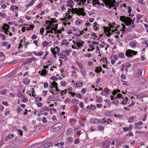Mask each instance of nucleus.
<instances>
[{"mask_svg": "<svg viewBox=\"0 0 148 148\" xmlns=\"http://www.w3.org/2000/svg\"><path fill=\"white\" fill-rule=\"evenodd\" d=\"M37 106L38 107H40L42 106V104L40 102H38L36 103Z\"/></svg>", "mask_w": 148, "mask_h": 148, "instance_id": "c03bdc74", "label": "nucleus"}, {"mask_svg": "<svg viewBox=\"0 0 148 148\" xmlns=\"http://www.w3.org/2000/svg\"><path fill=\"white\" fill-rule=\"evenodd\" d=\"M119 56L121 58H123L124 56V53H118Z\"/></svg>", "mask_w": 148, "mask_h": 148, "instance_id": "393cba45", "label": "nucleus"}, {"mask_svg": "<svg viewBox=\"0 0 148 148\" xmlns=\"http://www.w3.org/2000/svg\"><path fill=\"white\" fill-rule=\"evenodd\" d=\"M70 51L69 50H66V51H64V52H65L66 54L68 56H69L70 53H69V52H70Z\"/></svg>", "mask_w": 148, "mask_h": 148, "instance_id": "774afa93", "label": "nucleus"}, {"mask_svg": "<svg viewBox=\"0 0 148 148\" xmlns=\"http://www.w3.org/2000/svg\"><path fill=\"white\" fill-rule=\"evenodd\" d=\"M44 86L45 88H46L48 87V84L47 82L44 83Z\"/></svg>", "mask_w": 148, "mask_h": 148, "instance_id": "603ef678", "label": "nucleus"}, {"mask_svg": "<svg viewBox=\"0 0 148 148\" xmlns=\"http://www.w3.org/2000/svg\"><path fill=\"white\" fill-rule=\"evenodd\" d=\"M121 77L122 79H125L126 78V77L125 75H124L123 74H121Z\"/></svg>", "mask_w": 148, "mask_h": 148, "instance_id": "4d7b16f0", "label": "nucleus"}, {"mask_svg": "<svg viewBox=\"0 0 148 148\" xmlns=\"http://www.w3.org/2000/svg\"><path fill=\"white\" fill-rule=\"evenodd\" d=\"M51 85H53V87H55L56 86H58V84L55 81H53L52 83H51Z\"/></svg>", "mask_w": 148, "mask_h": 148, "instance_id": "5701e85b", "label": "nucleus"}, {"mask_svg": "<svg viewBox=\"0 0 148 148\" xmlns=\"http://www.w3.org/2000/svg\"><path fill=\"white\" fill-rule=\"evenodd\" d=\"M44 28L42 27L41 28L40 31V33L41 34H42L43 33H44Z\"/></svg>", "mask_w": 148, "mask_h": 148, "instance_id": "8fccbe9b", "label": "nucleus"}, {"mask_svg": "<svg viewBox=\"0 0 148 148\" xmlns=\"http://www.w3.org/2000/svg\"><path fill=\"white\" fill-rule=\"evenodd\" d=\"M76 97L79 99H82V96L80 94L78 93L76 95Z\"/></svg>", "mask_w": 148, "mask_h": 148, "instance_id": "79ce46f5", "label": "nucleus"}, {"mask_svg": "<svg viewBox=\"0 0 148 148\" xmlns=\"http://www.w3.org/2000/svg\"><path fill=\"white\" fill-rule=\"evenodd\" d=\"M14 135L12 134H9L8 136L9 137V138L11 139L14 137Z\"/></svg>", "mask_w": 148, "mask_h": 148, "instance_id": "6e6d98bb", "label": "nucleus"}, {"mask_svg": "<svg viewBox=\"0 0 148 148\" xmlns=\"http://www.w3.org/2000/svg\"><path fill=\"white\" fill-rule=\"evenodd\" d=\"M75 83V86H76V87H80L83 85L82 83V82L80 83L79 82H76Z\"/></svg>", "mask_w": 148, "mask_h": 148, "instance_id": "4468645a", "label": "nucleus"}, {"mask_svg": "<svg viewBox=\"0 0 148 148\" xmlns=\"http://www.w3.org/2000/svg\"><path fill=\"white\" fill-rule=\"evenodd\" d=\"M71 11L73 13L75 14V12H76V14L77 15H79V16H80L81 15V14L80 13H79V11L78 10V9L77 8H72L71 9Z\"/></svg>", "mask_w": 148, "mask_h": 148, "instance_id": "20e7f679", "label": "nucleus"}, {"mask_svg": "<svg viewBox=\"0 0 148 148\" xmlns=\"http://www.w3.org/2000/svg\"><path fill=\"white\" fill-rule=\"evenodd\" d=\"M73 131V129L72 128H69L67 130L66 134L67 135H69L71 134Z\"/></svg>", "mask_w": 148, "mask_h": 148, "instance_id": "9b49d317", "label": "nucleus"}, {"mask_svg": "<svg viewBox=\"0 0 148 148\" xmlns=\"http://www.w3.org/2000/svg\"><path fill=\"white\" fill-rule=\"evenodd\" d=\"M123 130L125 131H127L128 130H129V131H131V129L130 128L128 129V127H123Z\"/></svg>", "mask_w": 148, "mask_h": 148, "instance_id": "4c0bfd02", "label": "nucleus"}, {"mask_svg": "<svg viewBox=\"0 0 148 148\" xmlns=\"http://www.w3.org/2000/svg\"><path fill=\"white\" fill-rule=\"evenodd\" d=\"M45 29L47 30V33H53L52 29L51 27L47 26L46 28Z\"/></svg>", "mask_w": 148, "mask_h": 148, "instance_id": "6e6552de", "label": "nucleus"}, {"mask_svg": "<svg viewBox=\"0 0 148 148\" xmlns=\"http://www.w3.org/2000/svg\"><path fill=\"white\" fill-rule=\"evenodd\" d=\"M53 143H46L44 146V147L45 148H47L52 145Z\"/></svg>", "mask_w": 148, "mask_h": 148, "instance_id": "a211bd4d", "label": "nucleus"}, {"mask_svg": "<svg viewBox=\"0 0 148 148\" xmlns=\"http://www.w3.org/2000/svg\"><path fill=\"white\" fill-rule=\"evenodd\" d=\"M128 98L127 97H126L125 99L122 102V104H126L127 103V100Z\"/></svg>", "mask_w": 148, "mask_h": 148, "instance_id": "c9c22d12", "label": "nucleus"}, {"mask_svg": "<svg viewBox=\"0 0 148 148\" xmlns=\"http://www.w3.org/2000/svg\"><path fill=\"white\" fill-rule=\"evenodd\" d=\"M32 53H34V54L35 55V56H39V52L38 53H37L36 52V51H33L32 52Z\"/></svg>", "mask_w": 148, "mask_h": 148, "instance_id": "5fc2aeb1", "label": "nucleus"}, {"mask_svg": "<svg viewBox=\"0 0 148 148\" xmlns=\"http://www.w3.org/2000/svg\"><path fill=\"white\" fill-rule=\"evenodd\" d=\"M143 16V15L140 14H137L136 15V18H137L138 19L140 20Z\"/></svg>", "mask_w": 148, "mask_h": 148, "instance_id": "a878e982", "label": "nucleus"}, {"mask_svg": "<svg viewBox=\"0 0 148 148\" xmlns=\"http://www.w3.org/2000/svg\"><path fill=\"white\" fill-rule=\"evenodd\" d=\"M137 53V51L129 49L126 51L125 54L127 57H130L133 55H136Z\"/></svg>", "mask_w": 148, "mask_h": 148, "instance_id": "f257e3e1", "label": "nucleus"}, {"mask_svg": "<svg viewBox=\"0 0 148 148\" xmlns=\"http://www.w3.org/2000/svg\"><path fill=\"white\" fill-rule=\"evenodd\" d=\"M58 24L55 25V27H52V30L56 31L58 28Z\"/></svg>", "mask_w": 148, "mask_h": 148, "instance_id": "bb28decb", "label": "nucleus"}, {"mask_svg": "<svg viewBox=\"0 0 148 148\" xmlns=\"http://www.w3.org/2000/svg\"><path fill=\"white\" fill-rule=\"evenodd\" d=\"M96 108V106H93L92 105L90 106V110H92V111L94 110Z\"/></svg>", "mask_w": 148, "mask_h": 148, "instance_id": "cd10ccee", "label": "nucleus"}, {"mask_svg": "<svg viewBox=\"0 0 148 148\" xmlns=\"http://www.w3.org/2000/svg\"><path fill=\"white\" fill-rule=\"evenodd\" d=\"M78 101V100L75 99H73L71 100V101L73 104L75 103L76 101Z\"/></svg>", "mask_w": 148, "mask_h": 148, "instance_id": "13d9d810", "label": "nucleus"}, {"mask_svg": "<svg viewBox=\"0 0 148 148\" xmlns=\"http://www.w3.org/2000/svg\"><path fill=\"white\" fill-rule=\"evenodd\" d=\"M7 92L6 90H1L0 91V93L3 95H6Z\"/></svg>", "mask_w": 148, "mask_h": 148, "instance_id": "4be33fe9", "label": "nucleus"}, {"mask_svg": "<svg viewBox=\"0 0 148 148\" xmlns=\"http://www.w3.org/2000/svg\"><path fill=\"white\" fill-rule=\"evenodd\" d=\"M107 123L108 124H110L111 122H113V121L112 120H111L110 118H108V120L107 121Z\"/></svg>", "mask_w": 148, "mask_h": 148, "instance_id": "09e8293b", "label": "nucleus"}, {"mask_svg": "<svg viewBox=\"0 0 148 148\" xmlns=\"http://www.w3.org/2000/svg\"><path fill=\"white\" fill-rule=\"evenodd\" d=\"M107 0H103V1L104 2V3L105 4L106 6L107 7H108V5L109 4L107 2Z\"/></svg>", "mask_w": 148, "mask_h": 148, "instance_id": "58836bf2", "label": "nucleus"}, {"mask_svg": "<svg viewBox=\"0 0 148 148\" xmlns=\"http://www.w3.org/2000/svg\"><path fill=\"white\" fill-rule=\"evenodd\" d=\"M70 99L69 98H67L65 99L64 102H69L70 101Z\"/></svg>", "mask_w": 148, "mask_h": 148, "instance_id": "0e129e2a", "label": "nucleus"}, {"mask_svg": "<svg viewBox=\"0 0 148 148\" xmlns=\"http://www.w3.org/2000/svg\"><path fill=\"white\" fill-rule=\"evenodd\" d=\"M0 16H1L2 18H4L6 16V14L3 13H0Z\"/></svg>", "mask_w": 148, "mask_h": 148, "instance_id": "ea45409f", "label": "nucleus"}, {"mask_svg": "<svg viewBox=\"0 0 148 148\" xmlns=\"http://www.w3.org/2000/svg\"><path fill=\"white\" fill-rule=\"evenodd\" d=\"M79 143V140L77 138L75 139V140L74 142V143L75 144H77Z\"/></svg>", "mask_w": 148, "mask_h": 148, "instance_id": "bf43d9fd", "label": "nucleus"}, {"mask_svg": "<svg viewBox=\"0 0 148 148\" xmlns=\"http://www.w3.org/2000/svg\"><path fill=\"white\" fill-rule=\"evenodd\" d=\"M98 129L99 130H101L102 131H103L104 129V127L101 126H99L98 127Z\"/></svg>", "mask_w": 148, "mask_h": 148, "instance_id": "3c124183", "label": "nucleus"}, {"mask_svg": "<svg viewBox=\"0 0 148 148\" xmlns=\"http://www.w3.org/2000/svg\"><path fill=\"white\" fill-rule=\"evenodd\" d=\"M62 124L59 123V124H56L54 125L53 128L58 131L62 127Z\"/></svg>", "mask_w": 148, "mask_h": 148, "instance_id": "7ed1b4c3", "label": "nucleus"}, {"mask_svg": "<svg viewBox=\"0 0 148 148\" xmlns=\"http://www.w3.org/2000/svg\"><path fill=\"white\" fill-rule=\"evenodd\" d=\"M66 84V82L65 81H63L61 82V85L63 86H65Z\"/></svg>", "mask_w": 148, "mask_h": 148, "instance_id": "052dcab7", "label": "nucleus"}, {"mask_svg": "<svg viewBox=\"0 0 148 148\" xmlns=\"http://www.w3.org/2000/svg\"><path fill=\"white\" fill-rule=\"evenodd\" d=\"M130 44V46L132 47H134L136 45V43L135 42H131Z\"/></svg>", "mask_w": 148, "mask_h": 148, "instance_id": "aec40b11", "label": "nucleus"}, {"mask_svg": "<svg viewBox=\"0 0 148 148\" xmlns=\"http://www.w3.org/2000/svg\"><path fill=\"white\" fill-rule=\"evenodd\" d=\"M22 110V109L20 107H18V109H17V114H19L20 111Z\"/></svg>", "mask_w": 148, "mask_h": 148, "instance_id": "a18cd8bd", "label": "nucleus"}, {"mask_svg": "<svg viewBox=\"0 0 148 148\" xmlns=\"http://www.w3.org/2000/svg\"><path fill=\"white\" fill-rule=\"evenodd\" d=\"M115 23H113L111 24H110V23L108 24V25L111 28H113L114 27H115V29H116L118 27H120L119 25H115Z\"/></svg>", "mask_w": 148, "mask_h": 148, "instance_id": "0eeeda50", "label": "nucleus"}, {"mask_svg": "<svg viewBox=\"0 0 148 148\" xmlns=\"http://www.w3.org/2000/svg\"><path fill=\"white\" fill-rule=\"evenodd\" d=\"M108 3L109 4V5H112V7H113V6L114 5V4H115L114 3V2H113L112 1H107Z\"/></svg>", "mask_w": 148, "mask_h": 148, "instance_id": "e433bc0d", "label": "nucleus"}, {"mask_svg": "<svg viewBox=\"0 0 148 148\" xmlns=\"http://www.w3.org/2000/svg\"><path fill=\"white\" fill-rule=\"evenodd\" d=\"M64 18H60V19L61 21H66L67 22L68 21V19H67V21H66V20L67 19V17H65V16H64Z\"/></svg>", "mask_w": 148, "mask_h": 148, "instance_id": "a19ab883", "label": "nucleus"}, {"mask_svg": "<svg viewBox=\"0 0 148 148\" xmlns=\"http://www.w3.org/2000/svg\"><path fill=\"white\" fill-rule=\"evenodd\" d=\"M78 10L79 11V13H80V12H84V11L85 9L83 8H79L78 9Z\"/></svg>", "mask_w": 148, "mask_h": 148, "instance_id": "37998d69", "label": "nucleus"}, {"mask_svg": "<svg viewBox=\"0 0 148 148\" xmlns=\"http://www.w3.org/2000/svg\"><path fill=\"white\" fill-rule=\"evenodd\" d=\"M55 98V96L52 95V96H50L49 97L48 99L50 101H54L55 100H56V99Z\"/></svg>", "mask_w": 148, "mask_h": 148, "instance_id": "f3484780", "label": "nucleus"}, {"mask_svg": "<svg viewBox=\"0 0 148 148\" xmlns=\"http://www.w3.org/2000/svg\"><path fill=\"white\" fill-rule=\"evenodd\" d=\"M131 19L130 17H126L125 21L126 22V25H131V23H130L131 21Z\"/></svg>", "mask_w": 148, "mask_h": 148, "instance_id": "423d86ee", "label": "nucleus"}, {"mask_svg": "<svg viewBox=\"0 0 148 148\" xmlns=\"http://www.w3.org/2000/svg\"><path fill=\"white\" fill-rule=\"evenodd\" d=\"M32 61H31L30 59H27V60L25 61V64H30L32 62Z\"/></svg>", "mask_w": 148, "mask_h": 148, "instance_id": "72a5a7b5", "label": "nucleus"}, {"mask_svg": "<svg viewBox=\"0 0 148 148\" xmlns=\"http://www.w3.org/2000/svg\"><path fill=\"white\" fill-rule=\"evenodd\" d=\"M126 17L125 16H121L120 17V20L122 22H124L125 24H126V22L125 21Z\"/></svg>", "mask_w": 148, "mask_h": 148, "instance_id": "ddd939ff", "label": "nucleus"}, {"mask_svg": "<svg viewBox=\"0 0 148 148\" xmlns=\"http://www.w3.org/2000/svg\"><path fill=\"white\" fill-rule=\"evenodd\" d=\"M50 79L52 80L56 81H57L58 79V78L57 77L54 76L51 77H50Z\"/></svg>", "mask_w": 148, "mask_h": 148, "instance_id": "473e14b6", "label": "nucleus"}, {"mask_svg": "<svg viewBox=\"0 0 148 148\" xmlns=\"http://www.w3.org/2000/svg\"><path fill=\"white\" fill-rule=\"evenodd\" d=\"M49 107H42L41 108V112H44L45 111H48L49 110Z\"/></svg>", "mask_w": 148, "mask_h": 148, "instance_id": "1a4fd4ad", "label": "nucleus"}, {"mask_svg": "<svg viewBox=\"0 0 148 148\" xmlns=\"http://www.w3.org/2000/svg\"><path fill=\"white\" fill-rule=\"evenodd\" d=\"M47 90L45 91L43 90L42 92L43 94V96H45L47 95Z\"/></svg>", "mask_w": 148, "mask_h": 148, "instance_id": "864d4df0", "label": "nucleus"}, {"mask_svg": "<svg viewBox=\"0 0 148 148\" xmlns=\"http://www.w3.org/2000/svg\"><path fill=\"white\" fill-rule=\"evenodd\" d=\"M104 91L106 93H109L110 92L109 89L107 88H105L104 89Z\"/></svg>", "mask_w": 148, "mask_h": 148, "instance_id": "f704fd0d", "label": "nucleus"}, {"mask_svg": "<svg viewBox=\"0 0 148 148\" xmlns=\"http://www.w3.org/2000/svg\"><path fill=\"white\" fill-rule=\"evenodd\" d=\"M134 118L133 116H132L129 118L128 121L130 123H132L133 121Z\"/></svg>", "mask_w": 148, "mask_h": 148, "instance_id": "b1692460", "label": "nucleus"}, {"mask_svg": "<svg viewBox=\"0 0 148 148\" xmlns=\"http://www.w3.org/2000/svg\"><path fill=\"white\" fill-rule=\"evenodd\" d=\"M30 80L29 79L26 78H25L23 80V83L25 85H28L30 83Z\"/></svg>", "mask_w": 148, "mask_h": 148, "instance_id": "9d476101", "label": "nucleus"}, {"mask_svg": "<svg viewBox=\"0 0 148 148\" xmlns=\"http://www.w3.org/2000/svg\"><path fill=\"white\" fill-rule=\"evenodd\" d=\"M142 74V71L140 70H139L138 71L137 75L138 77L140 76Z\"/></svg>", "mask_w": 148, "mask_h": 148, "instance_id": "2f4dec72", "label": "nucleus"}, {"mask_svg": "<svg viewBox=\"0 0 148 148\" xmlns=\"http://www.w3.org/2000/svg\"><path fill=\"white\" fill-rule=\"evenodd\" d=\"M80 19H78L77 20L76 22L75 23L77 25H80Z\"/></svg>", "mask_w": 148, "mask_h": 148, "instance_id": "de8ad7c7", "label": "nucleus"}, {"mask_svg": "<svg viewBox=\"0 0 148 148\" xmlns=\"http://www.w3.org/2000/svg\"><path fill=\"white\" fill-rule=\"evenodd\" d=\"M42 122L44 123H46L47 122V120L45 117H44L42 119Z\"/></svg>", "mask_w": 148, "mask_h": 148, "instance_id": "49530a36", "label": "nucleus"}, {"mask_svg": "<svg viewBox=\"0 0 148 148\" xmlns=\"http://www.w3.org/2000/svg\"><path fill=\"white\" fill-rule=\"evenodd\" d=\"M48 51H46V53L45 55L43 56V59H45L46 58V56L48 55Z\"/></svg>", "mask_w": 148, "mask_h": 148, "instance_id": "680f3d73", "label": "nucleus"}, {"mask_svg": "<svg viewBox=\"0 0 148 148\" xmlns=\"http://www.w3.org/2000/svg\"><path fill=\"white\" fill-rule=\"evenodd\" d=\"M66 5L68 7H70L71 8H72L73 6V5L70 4V3H67Z\"/></svg>", "mask_w": 148, "mask_h": 148, "instance_id": "e2e57ef3", "label": "nucleus"}, {"mask_svg": "<svg viewBox=\"0 0 148 148\" xmlns=\"http://www.w3.org/2000/svg\"><path fill=\"white\" fill-rule=\"evenodd\" d=\"M34 1L33 0H32V1L30 2L29 3L26 5V6L28 7L30 5H32L34 3Z\"/></svg>", "mask_w": 148, "mask_h": 148, "instance_id": "c85d7f7f", "label": "nucleus"}, {"mask_svg": "<svg viewBox=\"0 0 148 148\" xmlns=\"http://www.w3.org/2000/svg\"><path fill=\"white\" fill-rule=\"evenodd\" d=\"M3 25L4 26V27H7L6 28L5 27H3V30L4 31H5L6 30H8L9 29V27H10V26H9L8 24L5 23Z\"/></svg>", "mask_w": 148, "mask_h": 148, "instance_id": "2eb2a0df", "label": "nucleus"}, {"mask_svg": "<svg viewBox=\"0 0 148 148\" xmlns=\"http://www.w3.org/2000/svg\"><path fill=\"white\" fill-rule=\"evenodd\" d=\"M55 48L57 50V53H59L60 51V49L58 46H56Z\"/></svg>", "mask_w": 148, "mask_h": 148, "instance_id": "338daca9", "label": "nucleus"}, {"mask_svg": "<svg viewBox=\"0 0 148 148\" xmlns=\"http://www.w3.org/2000/svg\"><path fill=\"white\" fill-rule=\"evenodd\" d=\"M80 72L83 75L85 76L86 75V72L83 69H82L80 71Z\"/></svg>", "mask_w": 148, "mask_h": 148, "instance_id": "c756f323", "label": "nucleus"}, {"mask_svg": "<svg viewBox=\"0 0 148 148\" xmlns=\"http://www.w3.org/2000/svg\"><path fill=\"white\" fill-rule=\"evenodd\" d=\"M110 142L108 141H107L104 142L103 143V145L104 147L107 148L109 145Z\"/></svg>", "mask_w": 148, "mask_h": 148, "instance_id": "f8f14e48", "label": "nucleus"}, {"mask_svg": "<svg viewBox=\"0 0 148 148\" xmlns=\"http://www.w3.org/2000/svg\"><path fill=\"white\" fill-rule=\"evenodd\" d=\"M42 44L43 47L47 46L49 45V42L46 41H45L42 42Z\"/></svg>", "mask_w": 148, "mask_h": 148, "instance_id": "412c9836", "label": "nucleus"}, {"mask_svg": "<svg viewBox=\"0 0 148 148\" xmlns=\"http://www.w3.org/2000/svg\"><path fill=\"white\" fill-rule=\"evenodd\" d=\"M104 30L105 32L106 31L107 32H110L111 30V28L108 27H106L104 29Z\"/></svg>", "mask_w": 148, "mask_h": 148, "instance_id": "7c9ffc66", "label": "nucleus"}, {"mask_svg": "<svg viewBox=\"0 0 148 148\" xmlns=\"http://www.w3.org/2000/svg\"><path fill=\"white\" fill-rule=\"evenodd\" d=\"M102 119H98L96 118H92L90 120V122L92 123H97L101 122V121Z\"/></svg>", "mask_w": 148, "mask_h": 148, "instance_id": "f03ea898", "label": "nucleus"}, {"mask_svg": "<svg viewBox=\"0 0 148 148\" xmlns=\"http://www.w3.org/2000/svg\"><path fill=\"white\" fill-rule=\"evenodd\" d=\"M10 10L12 11H14L15 9L18 10V7L14 5H12L10 8Z\"/></svg>", "mask_w": 148, "mask_h": 148, "instance_id": "6ab92c4d", "label": "nucleus"}, {"mask_svg": "<svg viewBox=\"0 0 148 148\" xmlns=\"http://www.w3.org/2000/svg\"><path fill=\"white\" fill-rule=\"evenodd\" d=\"M35 100H36V101H39L40 100H41V97L39 98L38 97H37L36 98Z\"/></svg>", "mask_w": 148, "mask_h": 148, "instance_id": "69168bd1", "label": "nucleus"}, {"mask_svg": "<svg viewBox=\"0 0 148 148\" xmlns=\"http://www.w3.org/2000/svg\"><path fill=\"white\" fill-rule=\"evenodd\" d=\"M102 71V69L101 67V66H99V67H97L96 68V69H95V71L96 73H99L100 71Z\"/></svg>", "mask_w": 148, "mask_h": 148, "instance_id": "dca6fc26", "label": "nucleus"}, {"mask_svg": "<svg viewBox=\"0 0 148 148\" xmlns=\"http://www.w3.org/2000/svg\"><path fill=\"white\" fill-rule=\"evenodd\" d=\"M39 73L42 76H46L48 74L47 72L46 71V69H43L41 71H39Z\"/></svg>", "mask_w": 148, "mask_h": 148, "instance_id": "39448f33", "label": "nucleus"}]
</instances>
